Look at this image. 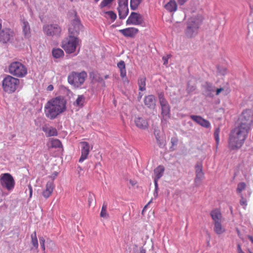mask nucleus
Returning a JSON list of instances; mask_svg holds the SVG:
<instances>
[{
    "mask_svg": "<svg viewBox=\"0 0 253 253\" xmlns=\"http://www.w3.org/2000/svg\"><path fill=\"white\" fill-rule=\"evenodd\" d=\"M107 204L104 203L103 204L101 211L100 212V215L101 217L105 218L108 216V214L107 213Z\"/></svg>",
    "mask_w": 253,
    "mask_h": 253,
    "instance_id": "f704fd0d",
    "label": "nucleus"
},
{
    "mask_svg": "<svg viewBox=\"0 0 253 253\" xmlns=\"http://www.w3.org/2000/svg\"><path fill=\"white\" fill-rule=\"evenodd\" d=\"M13 37V32L9 29H5L0 31V42L3 43L10 41Z\"/></svg>",
    "mask_w": 253,
    "mask_h": 253,
    "instance_id": "dca6fc26",
    "label": "nucleus"
},
{
    "mask_svg": "<svg viewBox=\"0 0 253 253\" xmlns=\"http://www.w3.org/2000/svg\"><path fill=\"white\" fill-rule=\"evenodd\" d=\"M165 8L169 12H174L177 10V4L175 0H170L165 5Z\"/></svg>",
    "mask_w": 253,
    "mask_h": 253,
    "instance_id": "b1692460",
    "label": "nucleus"
},
{
    "mask_svg": "<svg viewBox=\"0 0 253 253\" xmlns=\"http://www.w3.org/2000/svg\"><path fill=\"white\" fill-rule=\"evenodd\" d=\"M19 84V79L11 76L7 75L2 81V87L5 92L12 93L16 91Z\"/></svg>",
    "mask_w": 253,
    "mask_h": 253,
    "instance_id": "39448f33",
    "label": "nucleus"
},
{
    "mask_svg": "<svg viewBox=\"0 0 253 253\" xmlns=\"http://www.w3.org/2000/svg\"><path fill=\"white\" fill-rule=\"evenodd\" d=\"M66 109V101L60 96L48 100L45 104L44 111L45 116L51 120L65 112Z\"/></svg>",
    "mask_w": 253,
    "mask_h": 253,
    "instance_id": "f257e3e1",
    "label": "nucleus"
},
{
    "mask_svg": "<svg viewBox=\"0 0 253 253\" xmlns=\"http://www.w3.org/2000/svg\"><path fill=\"white\" fill-rule=\"evenodd\" d=\"M117 66L119 68L120 72V76L122 79L126 77V69L125 62L123 60L120 61L117 64Z\"/></svg>",
    "mask_w": 253,
    "mask_h": 253,
    "instance_id": "a878e982",
    "label": "nucleus"
},
{
    "mask_svg": "<svg viewBox=\"0 0 253 253\" xmlns=\"http://www.w3.org/2000/svg\"><path fill=\"white\" fill-rule=\"evenodd\" d=\"M142 16L139 13L131 12L126 21V25H140L143 23Z\"/></svg>",
    "mask_w": 253,
    "mask_h": 253,
    "instance_id": "4468645a",
    "label": "nucleus"
},
{
    "mask_svg": "<svg viewBox=\"0 0 253 253\" xmlns=\"http://www.w3.org/2000/svg\"><path fill=\"white\" fill-rule=\"evenodd\" d=\"M42 29L44 33L47 36L58 37L61 32V27L56 24L44 25Z\"/></svg>",
    "mask_w": 253,
    "mask_h": 253,
    "instance_id": "9b49d317",
    "label": "nucleus"
},
{
    "mask_svg": "<svg viewBox=\"0 0 253 253\" xmlns=\"http://www.w3.org/2000/svg\"><path fill=\"white\" fill-rule=\"evenodd\" d=\"M40 243L42 249L43 251H44L45 250V245H44L45 240L44 239V238L43 237L40 238Z\"/></svg>",
    "mask_w": 253,
    "mask_h": 253,
    "instance_id": "c03bdc74",
    "label": "nucleus"
},
{
    "mask_svg": "<svg viewBox=\"0 0 253 253\" xmlns=\"http://www.w3.org/2000/svg\"><path fill=\"white\" fill-rule=\"evenodd\" d=\"M99 0H94L95 2H98Z\"/></svg>",
    "mask_w": 253,
    "mask_h": 253,
    "instance_id": "e2e57ef3",
    "label": "nucleus"
},
{
    "mask_svg": "<svg viewBox=\"0 0 253 253\" xmlns=\"http://www.w3.org/2000/svg\"><path fill=\"white\" fill-rule=\"evenodd\" d=\"M219 132H220V128H217L214 132V138L216 140L217 144H219Z\"/></svg>",
    "mask_w": 253,
    "mask_h": 253,
    "instance_id": "58836bf2",
    "label": "nucleus"
},
{
    "mask_svg": "<svg viewBox=\"0 0 253 253\" xmlns=\"http://www.w3.org/2000/svg\"><path fill=\"white\" fill-rule=\"evenodd\" d=\"M144 104L149 108H153L156 105V99L154 95H149L144 98Z\"/></svg>",
    "mask_w": 253,
    "mask_h": 253,
    "instance_id": "aec40b11",
    "label": "nucleus"
},
{
    "mask_svg": "<svg viewBox=\"0 0 253 253\" xmlns=\"http://www.w3.org/2000/svg\"><path fill=\"white\" fill-rule=\"evenodd\" d=\"M188 0H177L178 4L180 5H183Z\"/></svg>",
    "mask_w": 253,
    "mask_h": 253,
    "instance_id": "3c124183",
    "label": "nucleus"
},
{
    "mask_svg": "<svg viewBox=\"0 0 253 253\" xmlns=\"http://www.w3.org/2000/svg\"><path fill=\"white\" fill-rule=\"evenodd\" d=\"M142 0H130V8L132 10H135L141 2Z\"/></svg>",
    "mask_w": 253,
    "mask_h": 253,
    "instance_id": "e433bc0d",
    "label": "nucleus"
},
{
    "mask_svg": "<svg viewBox=\"0 0 253 253\" xmlns=\"http://www.w3.org/2000/svg\"><path fill=\"white\" fill-rule=\"evenodd\" d=\"M158 98L161 107L169 106L168 101L165 98L164 92H160L158 94Z\"/></svg>",
    "mask_w": 253,
    "mask_h": 253,
    "instance_id": "cd10ccee",
    "label": "nucleus"
},
{
    "mask_svg": "<svg viewBox=\"0 0 253 253\" xmlns=\"http://www.w3.org/2000/svg\"><path fill=\"white\" fill-rule=\"evenodd\" d=\"M141 97H142V94H141V95H140V98H141Z\"/></svg>",
    "mask_w": 253,
    "mask_h": 253,
    "instance_id": "69168bd1",
    "label": "nucleus"
},
{
    "mask_svg": "<svg viewBox=\"0 0 253 253\" xmlns=\"http://www.w3.org/2000/svg\"><path fill=\"white\" fill-rule=\"evenodd\" d=\"M83 26L81 24L80 19L75 17L73 20L71 21L69 26V36H73L74 37L78 36Z\"/></svg>",
    "mask_w": 253,
    "mask_h": 253,
    "instance_id": "f8f14e48",
    "label": "nucleus"
},
{
    "mask_svg": "<svg viewBox=\"0 0 253 253\" xmlns=\"http://www.w3.org/2000/svg\"><path fill=\"white\" fill-rule=\"evenodd\" d=\"M48 145L49 148H57L62 147L61 141L57 139H51Z\"/></svg>",
    "mask_w": 253,
    "mask_h": 253,
    "instance_id": "c85d7f7f",
    "label": "nucleus"
},
{
    "mask_svg": "<svg viewBox=\"0 0 253 253\" xmlns=\"http://www.w3.org/2000/svg\"><path fill=\"white\" fill-rule=\"evenodd\" d=\"M28 188L29 189V192H30L29 197H30V198H31L32 196V193H33V189H32V186L31 185H29L28 186Z\"/></svg>",
    "mask_w": 253,
    "mask_h": 253,
    "instance_id": "de8ad7c7",
    "label": "nucleus"
},
{
    "mask_svg": "<svg viewBox=\"0 0 253 253\" xmlns=\"http://www.w3.org/2000/svg\"><path fill=\"white\" fill-rule=\"evenodd\" d=\"M79 50H80V49L79 48V49H78V53H79Z\"/></svg>",
    "mask_w": 253,
    "mask_h": 253,
    "instance_id": "0e129e2a",
    "label": "nucleus"
},
{
    "mask_svg": "<svg viewBox=\"0 0 253 253\" xmlns=\"http://www.w3.org/2000/svg\"><path fill=\"white\" fill-rule=\"evenodd\" d=\"M230 91L231 89L228 84H226L224 86V87H222V94L227 95Z\"/></svg>",
    "mask_w": 253,
    "mask_h": 253,
    "instance_id": "ea45409f",
    "label": "nucleus"
},
{
    "mask_svg": "<svg viewBox=\"0 0 253 253\" xmlns=\"http://www.w3.org/2000/svg\"><path fill=\"white\" fill-rule=\"evenodd\" d=\"M249 131L237 126L231 131L228 145L231 150H238L244 144Z\"/></svg>",
    "mask_w": 253,
    "mask_h": 253,
    "instance_id": "f03ea898",
    "label": "nucleus"
},
{
    "mask_svg": "<svg viewBox=\"0 0 253 253\" xmlns=\"http://www.w3.org/2000/svg\"><path fill=\"white\" fill-rule=\"evenodd\" d=\"M42 130L45 133L46 137L57 135L56 129L52 127L44 126H42Z\"/></svg>",
    "mask_w": 253,
    "mask_h": 253,
    "instance_id": "4be33fe9",
    "label": "nucleus"
},
{
    "mask_svg": "<svg viewBox=\"0 0 253 253\" xmlns=\"http://www.w3.org/2000/svg\"><path fill=\"white\" fill-rule=\"evenodd\" d=\"M158 180H156V178H154V182H155V189L156 190L157 189L158 185Z\"/></svg>",
    "mask_w": 253,
    "mask_h": 253,
    "instance_id": "5fc2aeb1",
    "label": "nucleus"
},
{
    "mask_svg": "<svg viewBox=\"0 0 253 253\" xmlns=\"http://www.w3.org/2000/svg\"><path fill=\"white\" fill-rule=\"evenodd\" d=\"M114 0H103L100 4V8H103L111 4Z\"/></svg>",
    "mask_w": 253,
    "mask_h": 253,
    "instance_id": "a19ab883",
    "label": "nucleus"
},
{
    "mask_svg": "<svg viewBox=\"0 0 253 253\" xmlns=\"http://www.w3.org/2000/svg\"><path fill=\"white\" fill-rule=\"evenodd\" d=\"M246 187V184L245 182H240L238 185L236 189L237 192L238 194H240L241 195L242 194V192L243 190L245 189Z\"/></svg>",
    "mask_w": 253,
    "mask_h": 253,
    "instance_id": "4c0bfd02",
    "label": "nucleus"
},
{
    "mask_svg": "<svg viewBox=\"0 0 253 253\" xmlns=\"http://www.w3.org/2000/svg\"><path fill=\"white\" fill-rule=\"evenodd\" d=\"M93 201V196L91 195H89L88 198V206L90 207L91 206V203Z\"/></svg>",
    "mask_w": 253,
    "mask_h": 253,
    "instance_id": "49530a36",
    "label": "nucleus"
},
{
    "mask_svg": "<svg viewBox=\"0 0 253 253\" xmlns=\"http://www.w3.org/2000/svg\"><path fill=\"white\" fill-rule=\"evenodd\" d=\"M0 183L3 188L8 191L12 190L14 188L15 184L13 177L9 173L0 174Z\"/></svg>",
    "mask_w": 253,
    "mask_h": 253,
    "instance_id": "1a4fd4ad",
    "label": "nucleus"
},
{
    "mask_svg": "<svg viewBox=\"0 0 253 253\" xmlns=\"http://www.w3.org/2000/svg\"><path fill=\"white\" fill-rule=\"evenodd\" d=\"M221 91V88H219L216 89V94L218 95Z\"/></svg>",
    "mask_w": 253,
    "mask_h": 253,
    "instance_id": "6e6d98bb",
    "label": "nucleus"
},
{
    "mask_svg": "<svg viewBox=\"0 0 253 253\" xmlns=\"http://www.w3.org/2000/svg\"><path fill=\"white\" fill-rule=\"evenodd\" d=\"M55 185L53 181H48L45 185V189L42 191V195L45 199L48 198L53 193Z\"/></svg>",
    "mask_w": 253,
    "mask_h": 253,
    "instance_id": "f3484780",
    "label": "nucleus"
},
{
    "mask_svg": "<svg viewBox=\"0 0 253 253\" xmlns=\"http://www.w3.org/2000/svg\"><path fill=\"white\" fill-rule=\"evenodd\" d=\"M85 100V97L83 95H79L76 101L74 102V105L81 107L83 106Z\"/></svg>",
    "mask_w": 253,
    "mask_h": 253,
    "instance_id": "2f4dec72",
    "label": "nucleus"
},
{
    "mask_svg": "<svg viewBox=\"0 0 253 253\" xmlns=\"http://www.w3.org/2000/svg\"><path fill=\"white\" fill-rule=\"evenodd\" d=\"M178 142V139L177 137H172L171 138L170 142L171 143V146L174 147L177 145Z\"/></svg>",
    "mask_w": 253,
    "mask_h": 253,
    "instance_id": "37998d69",
    "label": "nucleus"
},
{
    "mask_svg": "<svg viewBox=\"0 0 253 253\" xmlns=\"http://www.w3.org/2000/svg\"><path fill=\"white\" fill-rule=\"evenodd\" d=\"M190 118L192 120L203 127L205 128H209L211 126V124L209 121L204 119L201 116L192 115L191 116Z\"/></svg>",
    "mask_w": 253,
    "mask_h": 253,
    "instance_id": "6ab92c4d",
    "label": "nucleus"
},
{
    "mask_svg": "<svg viewBox=\"0 0 253 253\" xmlns=\"http://www.w3.org/2000/svg\"><path fill=\"white\" fill-rule=\"evenodd\" d=\"M138 85L139 90L144 91L146 89V78L145 77H140L138 80Z\"/></svg>",
    "mask_w": 253,
    "mask_h": 253,
    "instance_id": "c756f323",
    "label": "nucleus"
},
{
    "mask_svg": "<svg viewBox=\"0 0 253 253\" xmlns=\"http://www.w3.org/2000/svg\"><path fill=\"white\" fill-rule=\"evenodd\" d=\"M108 78H109V75H105V76H104V79H108Z\"/></svg>",
    "mask_w": 253,
    "mask_h": 253,
    "instance_id": "bf43d9fd",
    "label": "nucleus"
},
{
    "mask_svg": "<svg viewBox=\"0 0 253 253\" xmlns=\"http://www.w3.org/2000/svg\"><path fill=\"white\" fill-rule=\"evenodd\" d=\"M22 30L25 38H29L31 37V31L30 25L28 21L23 20L22 21Z\"/></svg>",
    "mask_w": 253,
    "mask_h": 253,
    "instance_id": "412c9836",
    "label": "nucleus"
},
{
    "mask_svg": "<svg viewBox=\"0 0 253 253\" xmlns=\"http://www.w3.org/2000/svg\"><path fill=\"white\" fill-rule=\"evenodd\" d=\"M164 170L165 168L163 166H159L154 169L155 178H156V180H159L163 176Z\"/></svg>",
    "mask_w": 253,
    "mask_h": 253,
    "instance_id": "bb28decb",
    "label": "nucleus"
},
{
    "mask_svg": "<svg viewBox=\"0 0 253 253\" xmlns=\"http://www.w3.org/2000/svg\"><path fill=\"white\" fill-rule=\"evenodd\" d=\"M134 122L136 126L140 129H145L148 127L147 121L141 118H136Z\"/></svg>",
    "mask_w": 253,
    "mask_h": 253,
    "instance_id": "5701e85b",
    "label": "nucleus"
},
{
    "mask_svg": "<svg viewBox=\"0 0 253 253\" xmlns=\"http://www.w3.org/2000/svg\"><path fill=\"white\" fill-rule=\"evenodd\" d=\"M53 89V86L52 84L49 85L47 87V90L48 91H52Z\"/></svg>",
    "mask_w": 253,
    "mask_h": 253,
    "instance_id": "864d4df0",
    "label": "nucleus"
},
{
    "mask_svg": "<svg viewBox=\"0 0 253 253\" xmlns=\"http://www.w3.org/2000/svg\"><path fill=\"white\" fill-rule=\"evenodd\" d=\"M119 31L126 37L134 38L138 33V29L134 27H129L119 30Z\"/></svg>",
    "mask_w": 253,
    "mask_h": 253,
    "instance_id": "a211bd4d",
    "label": "nucleus"
},
{
    "mask_svg": "<svg viewBox=\"0 0 253 253\" xmlns=\"http://www.w3.org/2000/svg\"><path fill=\"white\" fill-rule=\"evenodd\" d=\"M9 73L17 78H23L27 74L26 67L18 61L12 62L8 67Z\"/></svg>",
    "mask_w": 253,
    "mask_h": 253,
    "instance_id": "423d86ee",
    "label": "nucleus"
},
{
    "mask_svg": "<svg viewBox=\"0 0 253 253\" xmlns=\"http://www.w3.org/2000/svg\"><path fill=\"white\" fill-rule=\"evenodd\" d=\"M196 177L195 181L201 180L204 177V173L203 172L202 168L201 166H197L196 167Z\"/></svg>",
    "mask_w": 253,
    "mask_h": 253,
    "instance_id": "7c9ffc66",
    "label": "nucleus"
},
{
    "mask_svg": "<svg viewBox=\"0 0 253 253\" xmlns=\"http://www.w3.org/2000/svg\"><path fill=\"white\" fill-rule=\"evenodd\" d=\"M203 18H191L187 23V29L186 32V36L191 38L197 34L199 26L201 24Z\"/></svg>",
    "mask_w": 253,
    "mask_h": 253,
    "instance_id": "6e6552de",
    "label": "nucleus"
},
{
    "mask_svg": "<svg viewBox=\"0 0 253 253\" xmlns=\"http://www.w3.org/2000/svg\"><path fill=\"white\" fill-rule=\"evenodd\" d=\"M170 55H168L166 56L163 57L162 59L164 61V65H167V64L168 63V59L170 58Z\"/></svg>",
    "mask_w": 253,
    "mask_h": 253,
    "instance_id": "a18cd8bd",
    "label": "nucleus"
},
{
    "mask_svg": "<svg viewBox=\"0 0 253 253\" xmlns=\"http://www.w3.org/2000/svg\"><path fill=\"white\" fill-rule=\"evenodd\" d=\"M80 144L81 146V156L79 159V162L82 163L87 158L90 149L89 144L87 142H81Z\"/></svg>",
    "mask_w": 253,
    "mask_h": 253,
    "instance_id": "2eb2a0df",
    "label": "nucleus"
},
{
    "mask_svg": "<svg viewBox=\"0 0 253 253\" xmlns=\"http://www.w3.org/2000/svg\"><path fill=\"white\" fill-rule=\"evenodd\" d=\"M228 72V66H226L224 68H222V75L225 74H227Z\"/></svg>",
    "mask_w": 253,
    "mask_h": 253,
    "instance_id": "09e8293b",
    "label": "nucleus"
},
{
    "mask_svg": "<svg viewBox=\"0 0 253 253\" xmlns=\"http://www.w3.org/2000/svg\"><path fill=\"white\" fill-rule=\"evenodd\" d=\"M31 239H32V244L33 246L36 248H38V239L37 237V234L36 232L35 231L33 234L31 235Z\"/></svg>",
    "mask_w": 253,
    "mask_h": 253,
    "instance_id": "c9c22d12",
    "label": "nucleus"
},
{
    "mask_svg": "<svg viewBox=\"0 0 253 253\" xmlns=\"http://www.w3.org/2000/svg\"><path fill=\"white\" fill-rule=\"evenodd\" d=\"M241 198L240 200V204L241 206L243 207V208L245 209L247 206V201L245 198L243 197L242 194L241 195Z\"/></svg>",
    "mask_w": 253,
    "mask_h": 253,
    "instance_id": "79ce46f5",
    "label": "nucleus"
},
{
    "mask_svg": "<svg viewBox=\"0 0 253 253\" xmlns=\"http://www.w3.org/2000/svg\"><path fill=\"white\" fill-rule=\"evenodd\" d=\"M151 202H152V200H150V201L147 203L148 205H149L150 203H151Z\"/></svg>",
    "mask_w": 253,
    "mask_h": 253,
    "instance_id": "052dcab7",
    "label": "nucleus"
},
{
    "mask_svg": "<svg viewBox=\"0 0 253 253\" xmlns=\"http://www.w3.org/2000/svg\"><path fill=\"white\" fill-rule=\"evenodd\" d=\"M81 40L77 37L73 36H69L62 42V47L67 53H73L76 50L77 47L80 46Z\"/></svg>",
    "mask_w": 253,
    "mask_h": 253,
    "instance_id": "20e7f679",
    "label": "nucleus"
},
{
    "mask_svg": "<svg viewBox=\"0 0 253 253\" xmlns=\"http://www.w3.org/2000/svg\"><path fill=\"white\" fill-rule=\"evenodd\" d=\"M52 53L53 56L55 58H60L64 55L63 51L60 48H54L52 49Z\"/></svg>",
    "mask_w": 253,
    "mask_h": 253,
    "instance_id": "473e14b6",
    "label": "nucleus"
},
{
    "mask_svg": "<svg viewBox=\"0 0 253 253\" xmlns=\"http://www.w3.org/2000/svg\"><path fill=\"white\" fill-rule=\"evenodd\" d=\"M86 77L87 74L84 71L81 73L72 72L68 77V81L75 87H79L84 84Z\"/></svg>",
    "mask_w": 253,
    "mask_h": 253,
    "instance_id": "0eeeda50",
    "label": "nucleus"
},
{
    "mask_svg": "<svg viewBox=\"0 0 253 253\" xmlns=\"http://www.w3.org/2000/svg\"><path fill=\"white\" fill-rule=\"evenodd\" d=\"M1 24L0 23V30L1 29Z\"/></svg>",
    "mask_w": 253,
    "mask_h": 253,
    "instance_id": "680f3d73",
    "label": "nucleus"
},
{
    "mask_svg": "<svg viewBox=\"0 0 253 253\" xmlns=\"http://www.w3.org/2000/svg\"><path fill=\"white\" fill-rule=\"evenodd\" d=\"M211 215L214 224V230L218 234L221 233V212L219 209H215L211 211Z\"/></svg>",
    "mask_w": 253,
    "mask_h": 253,
    "instance_id": "9d476101",
    "label": "nucleus"
},
{
    "mask_svg": "<svg viewBox=\"0 0 253 253\" xmlns=\"http://www.w3.org/2000/svg\"><path fill=\"white\" fill-rule=\"evenodd\" d=\"M236 126L250 132L253 126V111L250 109L244 110L239 118Z\"/></svg>",
    "mask_w": 253,
    "mask_h": 253,
    "instance_id": "7ed1b4c3",
    "label": "nucleus"
},
{
    "mask_svg": "<svg viewBox=\"0 0 253 253\" xmlns=\"http://www.w3.org/2000/svg\"><path fill=\"white\" fill-rule=\"evenodd\" d=\"M118 7L119 17L125 19L128 13V0H118Z\"/></svg>",
    "mask_w": 253,
    "mask_h": 253,
    "instance_id": "ddd939ff",
    "label": "nucleus"
},
{
    "mask_svg": "<svg viewBox=\"0 0 253 253\" xmlns=\"http://www.w3.org/2000/svg\"><path fill=\"white\" fill-rule=\"evenodd\" d=\"M146 253L145 250L143 247H141L139 249V253L136 252L135 253Z\"/></svg>",
    "mask_w": 253,
    "mask_h": 253,
    "instance_id": "603ef678",
    "label": "nucleus"
},
{
    "mask_svg": "<svg viewBox=\"0 0 253 253\" xmlns=\"http://www.w3.org/2000/svg\"><path fill=\"white\" fill-rule=\"evenodd\" d=\"M105 14L107 15L106 18H110L112 21H114L117 18L116 13L112 11H102V15L105 16Z\"/></svg>",
    "mask_w": 253,
    "mask_h": 253,
    "instance_id": "72a5a7b5",
    "label": "nucleus"
},
{
    "mask_svg": "<svg viewBox=\"0 0 253 253\" xmlns=\"http://www.w3.org/2000/svg\"><path fill=\"white\" fill-rule=\"evenodd\" d=\"M148 206V204H147V205H146L144 206V208H143V209L142 210V213H143V212L144 211L146 210V209H147V206Z\"/></svg>",
    "mask_w": 253,
    "mask_h": 253,
    "instance_id": "4d7b16f0",
    "label": "nucleus"
},
{
    "mask_svg": "<svg viewBox=\"0 0 253 253\" xmlns=\"http://www.w3.org/2000/svg\"><path fill=\"white\" fill-rule=\"evenodd\" d=\"M237 252H238V253H245L242 251L240 244H238V245H237Z\"/></svg>",
    "mask_w": 253,
    "mask_h": 253,
    "instance_id": "8fccbe9b",
    "label": "nucleus"
},
{
    "mask_svg": "<svg viewBox=\"0 0 253 253\" xmlns=\"http://www.w3.org/2000/svg\"><path fill=\"white\" fill-rule=\"evenodd\" d=\"M161 116L162 121H167L170 118V107H161Z\"/></svg>",
    "mask_w": 253,
    "mask_h": 253,
    "instance_id": "393cba45",
    "label": "nucleus"
},
{
    "mask_svg": "<svg viewBox=\"0 0 253 253\" xmlns=\"http://www.w3.org/2000/svg\"><path fill=\"white\" fill-rule=\"evenodd\" d=\"M249 239H250V240L253 243V237L252 236H249L248 237Z\"/></svg>",
    "mask_w": 253,
    "mask_h": 253,
    "instance_id": "13d9d810",
    "label": "nucleus"
}]
</instances>
